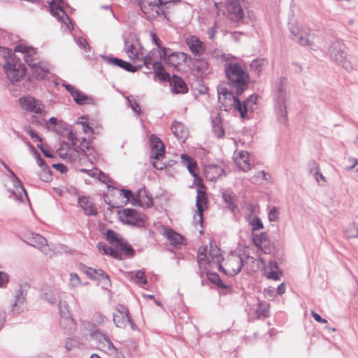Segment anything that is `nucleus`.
I'll use <instances>...</instances> for the list:
<instances>
[{
	"mask_svg": "<svg viewBox=\"0 0 358 358\" xmlns=\"http://www.w3.org/2000/svg\"><path fill=\"white\" fill-rule=\"evenodd\" d=\"M222 260L221 250L215 245L211 244L209 250L206 247H201L199 250L197 262L199 268L204 270H207L208 267L216 268L231 276L240 272L243 266V259L240 255L231 253L224 263H222Z\"/></svg>",
	"mask_w": 358,
	"mask_h": 358,
	"instance_id": "1",
	"label": "nucleus"
},
{
	"mask_svg": "<svg viewBox=\"0 0 358 358\" xmlns=\"http://www.w3.org/2000/svg\"><path fill=\"white\" fill-rule=\"evenodd\" d=\"M93 134V128L83 121L76 122L68 133V139L71 142L72 145L80 143L79 149L83 152L88 161L92 164L95 163L99 158L97 152L90 145V141L87 140V138H92Z\"/></svg>",
	"mask_w": 358,
	"mask_h": 358,
	"instance_id": "2",
	"label": "nucleus"
},
{
	"mask_svg": "<svg viewBox=\"0 0 358 358\" xmlns=\"http://www.w3.org/2000/svg\"><path fill=\"white\" fill-rule=\"evenodd\" d=\"M229 56L224 57V72L232 87L236 90L237 96L248 88L250 77L243 66L229 60ZM235 59L234 57H231Z\"/></svg>",
	"mask_w": 358,
	"mask_h": 358,
	"instance_id": "3",
	"label": "nucleus"
},
{
	"mask_svg": "<svg viewBox=\"0 0 358 358\" xmlns=\"http://www.w3.org/2000/svg\"><path fill=\"white\" fill-rule=\"evenodd\" d=\"M181 160L182 164L186 166L189 172L194 178V180L196 182L197 187V195L196 201V210L194 214V219L196 217H199V222H203V211L207 206L208 198L206 192L205 191V187L203 185L201 178L196 174L195 169L196 167V163L189 157L186 155H181Z\"/></svg>",
	"mask_w": 358,
	"mask_h": 358,
	"instance_id": "4",
	"label": "nucleus"
},
{
	"mask_svg": "<svg viewBox=\"0 0 358 358\" xmlns=\"http://www.w3.org/2000/svg\"><path fill=\"white\" fill-rule=\"evenodd\" d=\"M3 61V69L8 80L11 83L21 81L27 71L24 64L12 53L10 50L9 55L6 56Z\"/></svg>",
	"mask_w": 358,
	"mask_h": 358,
	"instance_id": "5",
	"label": "nucleus"
},
{
	"mask_svg": "<svg viewBox=\"0 0 358 358\" xmlns=\"http://www.w3.org/2000/svg\"><path fill=\"white\" fill-rule=\"evenodd\" d=\"M243 3V0H226L215 3V5L217 13H222L231 21L238 22L245 15Z\"/></svg>",
	"mask_w": 358,
	"mask_h": 358,
	"instance_id": "6",
	"label": "nucleus"
},
{
	"mask_svg": "<svg viewBox=\"0 0 358 358\" xmlns=\"http://www.w3.org/2000/svg\"><path fill=\"white\" fill-rule=\"evenodd\" d=\"M328 54L332 62L347 71H351L353 66L348 59L347 48L343 41L333 42L329 48Z\"/></svg>",
	"mask_w": 358,
	"mask_h": 358,
	"instance_id": "7",
	"label": "nucleus"
},
{
	"mask_svg": "<svg viewBox=\"0 0 358 358\" xmlns=\"http://www.w3.org/2000/svg\"><path fill=\"white\" fill-rule=\"evenodd\" d=\"M20 109L27 113L45 116L46 114L45 106L43 102L34 96L26 94L18 99Z\"/></svg>",
	"mask_w": 358,
	"mask_h": 358,
	"instance_id": "8",
	"label": "nucleus"
},
{
	"mask_svg": "<svg viewBox=\"0 0 358 358\" xmlns=\"http://www.w3.org/2000/svg\"><path fill=\"white\" fill-rule=\"evenodd\" d=\"M66 6H67V4L64 0H52L50 3V10L52 15L66 26L69 31H72L73 26L66 14Z\"/></svg>",
	"mask_w": 358,
	"mask_h": 358,
	"instance_id": "9",
	"label": "nucleus"
},
{
	"mask_svg": "<svg viewBox=\"0 0 358 358\" xmlns=\"http://www.w3.org/2000/svg\"><path fill=\"white\" fill-rule=\"evenodd\" d=\"M139 6L142 12L149 20L160 15H165L162 8L164 5H161L159 0H140Z\"/></svg>",
	"mask_w": 358,
	"mask_h": 358,
	"instance_id": "10",
	"label": "nucleus"
},
{
	"mask_svg": "<svg viewBox=\"0 0 358 358\" xmlns=\"http://www.w3.org/2000/svg\"><path fill=\"white\" fill-rule=\"evenodd\" d=\"M289 30L293 36V39L297 41L300 45L308 46L313 50L317 49V45L310 41L309 35L310 29L309 28L301 29L298 24H290Z\"/></svg>",
	"mask_w": 358,
	"mask_h": 358,
	"instance_id": "11",
	"label": "nucleus"
},
{
	"mask_svg": "<svg viewBox=\"0 0 358 358\" xmlns=\"http://www.w3.org/2000/svg\"><path fill=\"white\" fill-rule=\"evenodd\" d=\"M217 92L219 101L225 108L224 110H227V108L229 106H234V109L237 111L238 109H241L240 100L226 87L222 85L218 86Z\"/></svg>",
	"mask_w": 358,
	"mask_h": 358,
	"instance_id": "12",
	"label": "nucleus"
},
{
	"mask_svg": "<svg viewBox=\"0 0 358 358\" xmlns=\"http://www.w3.org/2000/svg\"><path fill=\"white\" fill-rule=\"evenodd\" d=\"M5 167L11 175V181L15 188V189L8 190V192L10 193L9 197L20 202H24L25 200H28L27 192L23 187L22 182L11 169L7 166Z\"/></svg>",
	"mask_w": 358,
	"mask_h": 358,
	"instance_id": "13",
	"label": "nucleus"
},
{
	"mask_svg": "<svg viewBox=\"0 0 358 358\" xmlns=\"http://www.w3.org/2000/svg\"><path fill=\"white\" fill-rule=\"evenodd\" d=\"M118 214L119 219L124 224L140 227L145 225V219L133 209L125 208Z\"/></svg>",
	"mask_w": 358,
	"mask_h": 358,
	"instance_id": "14",
	"label": "nucleus"
},
{
	"mask_svg": "<svg viewBox=\"0 0 358 358\" xmlns=\"http://www.w3.org/2000/svg\"><path fill=\"white\" fill-rule=\"evenodd\" d=\"M275 99V109L278 119L280 122L285 123L287 121L286 92L282 87H279Z\"/></svg>",
	"mask_w": 358,
	"mask_h": 358,
	"instance_id": "15",
	"label": "nucleus"
},
{
	"mask_svg": "<svg viewBox=\"0 0 358 358\" xmlns=\"http://www.w3.org/2000/svg\"><path fill=\"white\" fill-rule=\"evenodd\" d=\"M124 51L133 61H140L143 58V48L138 40L134 38L125 40Z\"/></svg>",
	"mask_w": 358,
	"mask_h": 358,
	"instance_id": "16",
	"label": "nucleus"
},
{
	"mask_svg": "<svg viewBox=\"0 0 358 358\" xmlns=\"http://www.w3.org/2000/svg\"><path fill=\"white\" fill-rule=\"evenodd\" d=\"M62 86L71 94L74 101L78 105H94L95 100L91 96L85 94L82 91L75 88L73 86L66 83H62Z\"/></svg>",
	"mask_w": 358,
	"mask_h": 358,
	"instance_id": "17",
	"label": "nucleus"
},
{
	"mask_svg": "<svg viewBox=\"0 0 358 358\" xmlns=\"http://www.w3.org/2000/svg\"><path fill=\"white\" fill-rule=\"evenodd\" d=\"M71 146L69 143H63L57 150V153L62 159L71 162H76L79 158V153L83 152L79 149V145Z\"/></svg>",
	"mask_w": 358,
	"mask_h": 358,
	"instance_id": "18",
	"label": "nucleus"
},
{
	"mask_svg": "<svg viewBox=\"0 0 358 358\" xmlns=\"http://www.w3.org/2000/svg\"><path fill=\"white\" fill-rule=\"evenodd\" d=\"M27 292L21 288L18 289L14 295L10 304V311L13 315H19L23 312L26 303Z\"/></svg>",
	"mask_w": 358,
	"mask_h": 358,
	"instance_id": "19",
	"label": "nucleus"
},
{
	"mask_svg": "<svg viewBox=\"0 0 358 358\" xmlns=\"http://www.w3.org/2000/svg\"><path fill=\"white\" fill-rule=\"evenodd\" d=\"M15 51L24 54V59L30 68L32 66V64H35L38 61H41L35 49L32 47H28L26 45L20 44L15 48Z\"/></svg>",
	"mask_w": 358,
	"mask_h": 358,
	"instance_id": "20",
	"label": "nucleus"
},
{
	"mask_svg": "<svg viewBox=\"0 0 358 358\" xmlns=\"http://www.w3.org/2000/svg\"><path fill=\"white\" fill-rule=\"evenodd\" d=\"M113 322L117 328L124 329L126 327L130 317L128 310L122 305H118L116 312L113 314Z\"/></svg>",
	"mask_w": 358,
	"mask_h": 358,
	"instance_id": "21",
	"label": "nucleus"
},
{
	"mask_svg": "<svg viewBox=\"0 0 358 358\" xmlns=\"http://www.w3.org/2000/svg\"><path fill=\"white\" fill-rule=\"evenodd\" d=\"M27 243L34 247L38 248L45 255H48L50 252L47 240L41 235L31 232L27 238Z\"/></svg>",
	"mask_w": 358,
	"mask_h": 358,
	"instance_id": "22",
	"label": "nucleus"
},
{
	"mask_svg": "<svg viewBox=\"0 0 358 358\" xmlns=\"http://www.w3.org/2000/svg\"><path fill=\"white\" fill-rule=\"evenodd\" d=\"M186 44L194 56L200 57L206 50L204 43L196 36H190L187 37L186 39Z\"/></svg>",
	"mask_w": 358,
	"mask_h": 358,
	"instance_id": "23",
	"label": "nucleus"
},
{
	"mask_svg": "<svg viewBox=\"0 0 358 358\" xmlns=\"http://www.w3.org/2000/svg\"><path fill=\"white\" fill-rule=\"evenodd\" d=\"M234 160L236 166L243 171L247 172L251 169L249 153L247 151L240 150L234 152Z\"/></svg>",
	"mask_w": 358,
	"mask_h": 358,
	"instance_id": "24",
	"label": "nucleus"
},
{
	"mask_svg": "<svg viewBox=\"0 0 358 358\" xmlns=\"http://www.w3.org/2000/svg\"><path fill=\"white\" fill-rule=\"evenodd\" d=\"M32 76L37 80H43L50 72V66L45 61H38L30 68Z\"/></svg>",
	"mask_w": 358,
	"mask_h": 358,
	"instance_id": "25",
	"label": "nucleus"
},
{
	"mask_svg": "<svg viewBox=\"0 0 358 358\" xmlns=\"http://www.w3.org/2000/svg\"><path fill=\"white\" fill-rule=\"evenodd\" d=\"M151 148V158L157 159L163 157L164 155V145L155 135L152 134L150 138Z\"/></svg>",
	"mask_w": 358,
	"mask_h": 358,
	"instance_id": "26",
	"label": "nucleus"
},
{
	"mask_svg": "<svg viewBox=\"0 0 358 358\" xmlns=\"http://www.w3.org/2000/svg\"><path fill=\"white\" fill-rule=\"evenodd\" d=\"M78 203L86 215L90 216L96 215L97 214V209L90 197L85 196H80L78 198Z\"/></svg>",
	"mask_w": 358,
	"mask_h": 358,
	"instance_id": "27",
	"label": "nucleus"
},
{
	"mask_svg": "<svg viewBox=\"0 0 358 358\" xmlns=\"http://www.w3.org/2000/svg\"><path fill=\"white\" fill-rule=\"evenodd\" d=\"M254 244L259 248L264 253L269 254L271 252L270 242L265 233L256 234L253 237Z\"/></svg>",
	"mask_w": 358,
	"mask_h": 358,
	"instance_id": "28",
	"label": "nucleus"
},
{
	"mask_svg": "<svg viewBox=\"0 0 358 358\" xmlns=\"http://www.w3.org/2000/svg\"><path fill=\"white\" fill-rule=\"evenodd\" d=\"M171 131L181 143L185 142L189 136L188 129L182 122H173L171 126Z\"/></svg>",
	"mask_w": 358,
	"mask_h": 358,
	"instance_id": "29",
	"label": "nucleus"
},
{
	"mask_svg": "<svg viewBox=\"0 0 358 358\" xmlns=\"http://www.w3.org/2000/svg\"><path fill=\"white\" fill-rule=\"evenodd\" d=\"M94 336L98 341V348L99 350L107 353H112L113 352L116 351V349L112 342L106 336L96 333Z\"/></svg>",
	"mask_w": 358,
	"mask_h": 358,
	"instance_id": "30",
	"label": "nucleus"
},
{
	"mask_svg": "<svg viewBox=\"0 0 358 358\" xmlns=\"http://www.w3.org/2000/svg\"><path fill=\"white\" fill-rule=\"evenodd\" d=\"M257 96L251 95L243 103L241 102V109H238L241 117H245L248 111L256 109Z\"/></svg>",
	"mask_w": 358,
	"mask_h": 358,
	"instance_id": "31",
	"label": "nucleus"
},
{
	"mask_svg": "<svg viewBox=\"0 0 358 358\" xmlns=\"http://www.w3.org/2000/svg\"><path fill=\"white\" fill-rule=\"evenodd\" d=\"M191 58L187 54L181 52H176L170 54L167 58V62L173 66H178L182 63H187Z\"/></svg>",
	"mask_w": 358,
	"mask_h": 358,
	"instance_id": "32",
	"label": "nucleus"
},
{
	"mask_svg": "<svg viewBox=\"0 0 358 358\" xmlns=\"http://www.w3.org/2000/svg\"><path fill=\"white\" fill-rule=\"evenodd\" d=\"M265 275L268 279L278 280L282 275V272L280 270L276 262L271 261L265 268Z\"/></svg>",
	"mask_w": 358,
	"mask_h": 358,
	"instance_id": "33",
	"label": "nucleus"
},
{
	"mask_svg": "<svg viewBox=\"0 0 358 358\" xmlns=\"http://www.w3.org/2000/svg\"><path fill=\"white\" fill-rule=\"evenodd\" d=\"M84 272L89 278L92 279L97 280L105 279L108 282L110 281L108 275L101 269H96L91 267H85Z\"/></svg>",
	"mask_w": 358,
	"mask_h": 358,
	"instance_id": "34",
	"label": "nucleus"
},
{
	"mask_svg": "<svg viewBox=\"0 0 358 358\" xmlns=\"http://www.w3.org/2000/svg\"><path fill=\"white\" fill-rule=\"evenodd\" d=\"M171 90L173 93L184 94L187 92V87L181 78L173 76L171 80Z\"/></svg>",
	"mask_w": 358,
	"mask_h": 358,
	"instance_id": "35",
	"label": "nucleus"
},
{
	"mask_svg": "<svg viewBox=\"0 0 358 358\" xmlns=\"http://www.w3.org/2000/svg\"><path fill=\"white\" fill-rule=\"evenodd\" d=\"M59 290L56 287L46 286L43 290V299L50 303L57 301Z\"/></svg>",
	"mask_w": 358,
	"mask_h": 358,
	"instance_id": "36",
	"label": "nucleus"
},
{
	"mask_svg": "<svg viewBox=\"0 0 358 358\" xmlns=\"http://www.w3.org/2000/svg\"><path fill=\"white\" fill-rule=\"evenodd\" d=\"M165 236L172 245L178 246L183 243L184 238L178 233L171 229H165L164 232Z\"/></svg>",
	"mask_w": 358,
	"mask_h": 358,
	"instance_id": "37",
	"label": "nucleus"
},
{
	"mask_svg": "<svg viewBox=\"0 0 358 358\" xmlns=\"http://www.w3.org/2000/svg\"><path fill=\"white\" fill-rule=\"evenodd\" d=\"M64 317L61 318L60 324L64 329L69 332L73 331L76 329V323L70 315L69 310L66 308V312H64Z\"/></svg>",
	"mask_w": 358,
	"mask_h": 358,
	"instance_id": "38",
	"label": "nucleus"
},
{
	"mask_svg": "<svg viewBox=\"0 0 358 358\" xmlns=\"http://www.w3.org/2000/svg\"><path fill=\"white\" fill-rule=\"evenodd\" d=\"M107 60H108V63H110L113 65H115V66H120V67L127 70V71L135 72L136 71V68L133 66L130 63L124 62L120 59H118L116 57H115V58L108 57Z\"/></svg>",
	"mask_w": 358,
	"mask_h": 358,
	"instance_id": "39",
	"label": "nucleus"
},
{
	"mask_svg": "<svg viewBox=\"0 0 358 358\" xmlns=\"http://www.w3.org/2000/svg\"><path fill=\"white\" fill-rule=\"evenodd\" d=\"M246 220L252 231H257L264 228L263 223L257 215H246Z\"/></svg>",
	"mask_w": 358,
	"mask_h": 358,
	"instance_id": "40",
	"label": "nucleus"
},
{
	"mask_svg": "<svg viewBox=\"0 0 358 358\" xmlns=\"http://www.w3.org/2000/svg\"><path fill=\"white\" fill-rule=\"evenodd\" d=\"M213 131L215 135L218 137H222L224 134V131L222 127L221 118L219 116H216L212 121Z\"/></svg>",
	"mask_w": 358,
	"mask_h": 358,
	"instance_id": "41",
	"label": "nucleus"
},
{
	"mask_svg": "<svg viewBox=\"0 0 358 358\" xmlns=\"http://www.w3.org/2000/svg\"><path fill=\"white\" fill-rule=\"evenodd\" d=\"M222 196L224 203L227 204V207L231 212H234L237 208L234 203V196L231 194V192L225 190L222 192Z\"/></svg>",
	"mask_w": 358,
	"mask_h": 358,
	"instance_id": "42",
	"label": "nucleus"
},
{
	"mask_svg": "<svg viewBox=\"0 0 358 358\" xmlns=\"http://www.w3.org/2000/svg\"><path fill=\"white\" fill-rule=\"evenodd\" d=\"M97 248L99 250V252L103 255H109L110 256L113 257L115 259L120 258V255L117 251H115L110 247H108L103 243H97Z\"/></svg>",
	"mask_w": 358,
	"mask_h": 358,
	"instance_id": "43",
	"label": "nucleus"
},
{
	"mask_svg": "<svg viewBox=\"0 0 358 358\" xmlns=\"http://www.w3.org/2000/svg\"><path fill=\"white\" fill-rule=\"evenodd\" d=\"M269 305L266 302H259L256 309V315L257 318H265L268 316Z\"/></svg>",
	"mask_w": 358,
	"mask_h": 358,
	"instance_id": "44",
	"label": "nucleus"
},
{
	"mask_svg": "<svg viewBox=\"0 0 358 358\" xmlns=\"http://www.w3.org/2000/svg\"><path fill=\"white\" fill-rule=\"evenodd\" d=\"M131 279L134 282L140 286L145 285L148 283V280L145 277V271L139 270L136 271L134 276L131 275Z\"/></svg>",
	"mask_w": 358,
	"mask_h": 358,
	"instance_id": "45",
	"label": "nucleus"
},
{
	"mask_svg": "<svg viewBox=\"0 0 358 358\" xmlns=\"http://www.w3.org/2000/svg\"><path fill=\"white\" fill-rule=\"evenodd\" d=\"M155 55L156 52L154 50L149 52L145 56H144V53L143 52V58L141 61H143V65L149 69V66L152 65L153 62H155L154 57Z\"/></svg>",
	"mask_w": 358,
	"mask_h": 358,
	"instance_id": "46",
	"label": "nucleus"
},
{
	"mask_svg": "<svg viewBox=\"0 0 358 358\" xmlns=\"http://www.w3.org/2000/svg\"><path fill=\"white\" fill-rule=\"evenodd\" d=\"M358 231V224L352 223L350 224L345 230V236L348 238H357Z\"/></svg>",
	"mask_w": 358,
	"mask_h": 358,
	"instance_id": "47",
	"label": "nucleus"
},
{
	"mask_svg": "<svg viewBox=\"0 0 358 358\" xmlns=\"http://www.w3.org/2000/svg\"><path fill=\"white\" fill-rule=\"evenodd\" d=\"M81 285V281L80 277L76 273H71L69 275V288L73 289L75 287H77Z\"/></svg>",
	"mask_w": 358,
	"mask_h": 358,
	"instance_id": "48",
	"label": "nucleus"
},
{
	"mask_svg": "<svg viewBox=\"0 0 358 358\" xmlns=\"http://www.w3.org/2000/svg\"><path fill=\"white\" fill-rule=\"evenodd\" d=\"M199 268L201 270H203V271L207 272L208 279L211 282H213L217 285L222 286V282L221 279L220 278V276L216 273H209V270L211 269L212 268L208 267V268L207 270H204L203 268Z\"/></svg>",
	"mask_w": 358,
	"mask_h": 358,
	"instance_id": "49",
	"label": "nucleus"
},
{
	"mask_svg": "<svg viewBox=\"0 0 358 358\" xmlns=\"http://www.w3.org/2000/svg\"><path fill=\"white\" fill-rule=\"evenodd\" d=\"M22 129L25 133L28 134L30 136L31 139L34 141H38L40 142L42 141V138L29 125H24L22 127Z\"/></svg>",
	"mask_w": 358,
	"mask_h": 358,
	"instance_id": "50",
	"label": "nucleus"
},
{
	"mask_svg": "<svg viewBox=\"0 0 358 358\" xmlns=\"http://www.w3.org/2000/svg\"><path fill=\"white\" fill-rule=\"evenodd\" d=\"M116 246L127 255H131L134 253L132 248L122 240H120Z\"/></svg>",
	"mask_w": 358,
	"mask_h": 358,
	"instance_id": "51",
	"label": "nucleus"
},
{
	"mask_svg": "<svg viewBox=\"0 0 358 358\" xmlns=\"http://www.w3.org/2000/svg\"><path fill=\"white\" fill-rule=\"evenodd\" d=\"M106 238L110 243L115 245H117L121 240L119 238L117 234L112 230H108L106 231Z\"/></svg>",
	"mask_w": 358,
	"mask_h": 358,
	"instance_id": "52",
	"label": "nucleus"
},
{
	"mask_svg": "<svg viewBox=\"0 0 358 358\" xmlns=\"http://www.w3.org/2000/svg\"><path fill=\"white\" fill-rule=\"evenodd\" d=\"M42 173L39 175L41 179L44 181H48L51 178V171L49 166L45 164L41 168Z\"/></svg>",
	"mask_w": 358,
	"mask_h": 358,
	"instance_id": "53",
	"label": "nucleus"
},
{
	"mask_svg": "<svg viewBox=\"0 0 358 358\" xmlns=\"http://www.w3.org/2000/svg\"><path fill=\"white\" fill-rule=\"evenodd\" d=\"M92 320L94 323L96 325L104 324L108 320L107 317L100 314L99 313H94Z\"/></svg>",
	"mask_w": 358,
	"mask_h": 358,
	"instance_id": "54",
	"label": "nucleus"
},
{
	"mask_svg": "<svg viewBox=\"0 0 358 358\" xmlns=\"http://www.w3.org/2000/svg\"><path fill=\"white\" fill-rule=\"evenodd\" d=\"M279 217V210L276 207H273L268 212V219L270 222H276Z\"/></svg>",
	"mask_w": 358,
	"mask_h": 358,
	"instance_id": "55",
	"label": "nucleus"
},
{
	"mask_svg": "<svg viewBox=\"0 0 358 358\" xmlns=\"http://www.w3.org/2000/svg\"><path fill=\"white\" fill-rule=\"evenodd\" d=\"M194 67L198 71H203L208 69V64L205 59H198L196 63L194 64Z\"/></svg>",
	"mask_w": 358,
	"mask_h": 358,
	"instance_id": "56",
	"label": "nucleus"
},
{
	"mask_svg": "<svg viewBox=\"0 0 358 358\" xmlns=\"http://www.w3.org/2000/svg\"><path fill=\"white\" fill-rule=\"evenodd\" d=\"M246 215H257L259 212V208L257 205L250 203L247 208Z\"/></svg>",
	"mask_w": 358,
	"mask_h": 358,
	"instance_id": "57",
	"label": "nucleus"
},
{
	"mask_svg": "<svg viewBox=\"0 0 358 358\" xmlns=\"http://www.w3.org/2000/svg\"><path fill=\"white\" fill-rule=\"evenodd\" d=\"M8 281H9L8 275L3 271H0V288L6 287Z\"/></svg>",
	"mask_w": 358,
	"mask_h": 358,
	"instance_id": "58",
	"label": "nucleus"
},
{
	"mask_svg": "<svg viewBox=\"0 0 358 358\" xmlns=\"http://www.w3.org/2000/svg\"><path fill=\"white\" fill-rule=\"evenodd\" d=\"M265 296L268 299H273L276 296L275 289L273 287H268L264 290Z\"/></svg>",
	"mask_w": 358,
	"mask_h": 358,
	"instance_id": "59",
	"label": "nucleus"
},
{
	"mask_svg": "<svg viewBox=\"0 0 358 358\" xmlns=\"http://www.w3.org/2000/svg\"><path fill=\"white\" fill-rule=\"evenodd\" d=\"M266 60L264 59H254L252 62H251V68L252 69H259L262 66H264L266 63Z\"/></svg>",
	"mask_w": 358,
	"mask_h": 358,
	"instance_id": "60",
	"label": "nucleus"
},
{
	"mask_svg": "<svg viewBox=\"0 0 358 358\" xmlns=\"http://www.w3.org/2000/svg\"><path fill=\"white\" fill-rule=\"evenodd\" d=\"M151 36H152V41L155 43V44L159 48L162 50V55H163V57H165L166 52V48H164V47H161V45H160V40L157 37V36L154 34V33H151Z\"/></svg>",
	"mask_w": 358,
	"mask_h": 358,
	"instance_id": "61",
	"label": "nucleus"
},
{
	"mask_svg": "<svg viewBox=\"0 0 358 358\" xmlns=\"http://www.w3.org/2000/svg\"><path fill=\"white\" fill-rule=\"evenodd\" d=\"M161 158L159 157L157 159L152 158L153 160L152 162L153 166L158 170H163L165 168V164L161 162Z\"/></svg>",
	"mask_w": 358,
	"mask_h": 358,
	"instance_id": "62",
	"label": "nucleus"
},
{
	"mask_svg": "<svg viewBox=\"0 0 358 358\" xmlns=\"http://www.w3.org/2000/svg\"><path fill=\"white\" fill-rule=\"evenodd\" d=\"M80 172L87 173L88 176L94 178L96 177L97 173H99V169L97 168H93L92 169H81Z\"/></svg>",
	"mask_w": 358,
	"mask_h": 358,
	"instance_id": "63",
	"label": "nucleus"
},
{
	"mask_svg": "<svg viewBox=\"0 0 358 358\" xmlns=\"http://www.w3.org/2000/svg\"><path fill=\"white\" fill-rule=\"evenodd\" d=\"M128 101L129 102V105H130L131 109L133 110V111H134L136 113H141V107L138 105V103H137V101L135 99H128Z\"/></svg>",
	"mask_w": 358,
	"mask_h": 358,
	"instance_id": "64",
	"label": "nucleus"
}]
</instances>
